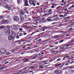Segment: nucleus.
Returning <instances> with one entry per match:
<instances>
[{
  "label": "nucleus",
  "instance_id": "obj_1",
  "mask_svg": "<svg viewBox=\"0 0 74 74\" xmlns=\"http://www.w3.org/2000/svg\"><path fill=\"white\" fill-rule=\"evenodd\" d=\"M5 33L6 34L7 36H11L12 38H13L14 39L15 38V34L12 33V31L8 29L5 31Z\"/></svg>",
  "mask_w": 74,
  "mask_h": 74
},
{
  "label": "nucleus",
  "instance_id": "obj_2",
  "mask_svg": "<svg viewBox=\"0 0 74 74\" xmlns=\"http://www.w3.org/2000/svg\"><path fill=\"white\" fill-rule=\"evenodd\" d=\"M5 8L8 9L9 11L10 10H12L14 9V7L12 5H10V6L9 5H7L5 7Z\"/></svg>",
  "mask_w": 74,
  "mask_h": 74
},
{
  "label": "nucleus",
  "instance_id": "obj_3",
  "mask_svg": "<svg viewBox=\"0 0 74 74\" xmlns=\"http://www.w3.org/2000/svg\"><path fill=\"white\" fill-rule=\"evenodd\" d=\"M29 3L31 5H33V6H35L36 5V3H37V1L36 0H31L29 1Z\"/></svg>",
  "mask_w": 74,
  "mask_h": 74
},
{
  "label": "nucleus",
  "instance_id": "obj_4",
  "mask_svg": "<svg viewBox=\"0 0 74 74\" xmlns=\"http://www.w3.org/2000/svg\"><path fill=\"white\" fill-rule=\"evenodd\" d=\"M13 19L15 21H16L18 22L20 21V19L18 17V16H14L13 18Z\"/></svg>",
  "mask_w": 74,
  "mask_h": 74
},
{
  "label": "nucleus",
  "instance_id": "obj_5",
  "mask_svg": "<svg viewBox=\"0 0 74 74\" xmlns=\"http://www.w3.org/2000/svg\"><path fill=\"white\" fill-rule=\"evenodd\" d=\"M6 51L7 50L4 49H2L0 50V53H2L3 54H5V53L6 52Z\"/></svg>",
  "mask_w": 74,
  "mask_h": 74
},
{
  "label": "nucleus",
  "instance_id": "obj_6",
  "mask_svg": "<svg viewBox=\"0 0 74 74\" xmlns=\"http://www.w3.org/2000/svg\"><path fill=\"white\" fill-rule=\"evenodd\" d=\"M62 74V71H57L55 72H54L52 74Z\"/></svg>",
  "mask_w": 74,
  "mask_h": 74
},
{
  "label": "nucleus",
  "instance_id": "obj_7",
  "mask_svg": "<svg viewBox=\"0 0 74 74\" xmlns=\"http://www.w3.org/2000/svg\"><path fill=\"white\" fill-rule=\"evenodd\" d=\"M73 42V41H71L70 42H69L68 43V45H66V46L67 47H69V46H71V45H73V43H71Z\"/></svg>",
  "mask_w": 74,
  "mask_h": 74
},
{
  "label": "nucleus",
  "instance_id": "obj_8",
  "mask_svg": "<svg viewBox=\"0 0 74 74\" xmlns=\"http://www.w3.org/2000/svg\"><path fill=\"white\" fill-rule=\"evenodd\" d=\"M8 39L9 41H14V38H12L10 36H9L8 37Z\"/></svg>",
  "mask_w": 74,
  "mask_h": 74
},
{
  "label": "nucleus",
  "instance_id": "obj_9",
  "mask_svg": "<svg viewBox=\"0 0 74 74\" xmlns=\"http://www.w3.org/2000/svg\"><path fill=\"white\" fill-rule=\"evenodd\" d=\"M65 47V46H64L61 47L60 48V49H62V50H66L67 49H68V48H68V47Z\"/></svg>",
  "mask_w": 74,
  "mask_h": 74
},
{
  "label": "nucleus",
  "instance_id": "obj_10",
  "mask_svg": "<svg viewBox=\"0 0 74 74\" xmlns=\"http://www.w3.org/2000/svg\"><path fill=\"white\" fill-rule=\"evenodd\" d=\"M19 12L20 16H23V15H24V13H23V11L21 10Z\"/></svg>",
  "mask_w": 74,
  "mask_h": 74
},
{
  "label": "nucleus",
  "instance_id": "obj_11",
  "mask_svg": "<svg viewBox=\"0 0 74 74\" xmlns=\"http://www.w3.org/2000/svg\"><path fill=\"white\" fill-rule=\"evenodd\" d=\"M20 28V25H16V30H18Z\"/></svg>",
  "mask_w": 74,
  "mask_h": 74
},
{
  "label": "nucleus",
  "instance_id": "obj_12",
  "mask_svg": "<svg viewBox=\"0 0 74 74\" xmlns=\"http://www.w3.org/2000/svg\"><path fill=\"white\" fill-rule=\"evenodd\" d=\"M24 2H25V5H24V6H30V5H28V3H27L28 1H27L25 0L24 1Z\"/></svg>",
  "mask_w": 74,
  "mask_h": 74
},
{
  "label": "nucleus",
  "instance_id": "obj_13",
  "mask_svg": "<svg viewBox=\"0 0 74 74\" xmlns=\"http://www.w3.org/2000/svg\"><path fill=\"white\" fill-rule=\"evenodd\" d=\"M36 56L37 58H41L42 56H43V55L40 54V53L36 55Z\"/></svg>",
  "mask_w": 74,
  "mask_h": 74
},
{
  "label": "nucleus",
  "instance_id": "obj_14",
  "mask_svg": "<svg viewBox=\"0 0 74 74\" xmlns=\"http://www.w3.org/2000/svg\"><path fill=\"white\" fill-rule=\"evenodd\" d=\"M16 25H13L11 26V28L13 30H16Z\"/></svg>",
  "mask_w": 74,
  "mask_h": 74
},
{
  "label": "nucleus",
  "instance_id": "obj_15",
  "mask_svg": "<svg viewBox=\"0 0 74 74\" xmlns=\"http://www.w3.org/2000/svg\"><path fill=\"white\" fill-rule=\"evenodd\" d=\"M66 69H74V67H73V66H71L66 67L65 68Z\"/></svg>",
  "mask_w": 74,
  "mask_h": 74
},
{
  "label": "nucleus",
  "instance_id": "obj_16",
  "mask_svg": "<svg viewBox=\"0 0 74 74\" xmlns=\"http://www.w3.org/2000/svg\"><path fill=\"white\" fill-rule=\"evenodd\" d=\"M17 35L18 36H22L23 35V34L22 33H19V32H18L17 34Z\"/></svg>",
  "mask_w": 74,
  "mask_h": 74
},
{
  "label": "nucleus",
  "instance_id": "obj_17",
  "mask_svg": "<svg viewBox=\"0 0 74 74\" xmlns=\"http://www.w3.org/2000/svg\"><path fill=\"white\" fill-rule=\"evenodd\" d=\"M21 21H23L24 19V17L20 16Z\"/></svg>",
  "mask_w": 74,
  "mask_h": 74
},
{
  "label": "nucleus",
  "instance_id": "obj_18",
  "mask_svg": "<svg viewBox=\"0 0 74 74\" xmlns=\"http://www.w3.org/2000/svg\"><path fill=\"white\" fill-rule=\"evenodd\" d=\"M47 21L48 22H52V21H53V20H51V19L50 18H47Z\"/></svg>",
  "mask_w": 74,
  "mask_h": 74
},
{
  "label": "nucleus",
  "instance_id": "obj_19",
  "mask_svg": "<svg viewBox=\"0 0 74 74\" xmlns=\"http://www.w3.org/2000/svg\"><path fill=\"white\" fill-rule=\"evenodd\" d=\"M4 28H5V26H0V29H4Z\"/></svg>",
  "mask_w": 74,
  "mask_h": 74
},
{
  "label": "nucleus",
  "instance_id": "obj_20",
  "mask_svg": "<svg viewBox=\"0 0 74 74\" xmlns=\"http://www.w3.org/2000/svg\"><path fill=\"white\" fill-rule=\"evenodd\" d=\"M22 32L23 33V35L25 36V35H26V34H27V33H26V32H24V31H23Z\"/></svg>",
  "mask_w": 74,
  "mask_h": 74
},
{
  "label": "nucleus",
  "instance_id": "obj_21",
  "mask_svg": "<svg viewBox=\"0 0 74 74\" xmlns=\"http://www.w3.org/2000/svg\"><path fill=\"white\" fill-rule=\"evenodd\" d=\"M4 18V16H0V19H3Z\"/></svg>",
  "mask_w": 74,
  "mask_h": 74
},
{
  "label": "nucleus",
  "instance_id": "obj_22",
  "mask_svg": "<svg viewBox=\"0 0 74 74\" xmlns=\"http://www.w3.org/2000/svg\"><path fill=\"white\" fill-rule=\"evenodd\" d=\"M17 2L18 4H20V3H21V2L20 0H17Z\"/></svg>",
  "mask_w": 74,
  "mask_h": 74
},
{
  "label": "nucleus",
  "instance_id": "obj_23",
  "mask_svg": "<svg viewBox=\"0 0 74 74\" xmlns=\"http://www.w3.org/2000/svg\"><path fill=\"white\" fill-rule=\"evenodd\" d=\"M24 11H25V12H27V14H28V12L26 10V9H24Z\"/></svg>",
  "mask_w": 74,
  "mask_h": 74
},
{
  "label": "nucleus",
  "instance_id": "obj_24",
  "mask_svg": "<svg viewBox=\"0 0 74 74\" xmlns=\"http://www.w3.org/2000/svg\"><path fill=\"white\" fill-rule=\"evenodd\" d=\"M69 31H70V30L71 31H72L73 30H74V29H73V28H69Z\"/></svg>",
  "mask_w": 74,
  "mask_h": 74
},
{
  "label": "nucleus",
  "instance_id": "obj_25",
  "mask_svg": "<svg viewBox=\"0 0 74 74\" xmlns=\"http://www.w3.org/2000/svg\"><path fill=\"white\" fill-rule=\"evenodd\" d=\"M5 27H7V28H8V29H10V26L9 25H7L6 26H5Z\"/></svg>",
  "mask_w": 74,
  "mask_h": 74
},
{
  "label": "nucleus",
  "instance_id": "obj_26",
  "mask_svg": "<svg viewBox=\"0 0 74 74\" xmlns=\"http://www.w3.org/2000/svg\"><path fill=\"white\" fill-rule=\"evenodd\" d=\"M19 30V31H21V32H23L22 30H23V29H22V28H20Z\"/></svg>",
  "mask_w": 74,
  "mask_h": 74
},
{
  "label": "nucleus",
  "instance_id": "obj_27",
  "mask_svg": "<svg viewBox=\"0 0 74 74\" xmlns=\"http://www.w3.org/2000/svg\"><path fill=\"white\" fill-rule=\"evenodd\" d=\"M64 57L65 58H69V57H70V56L67 55V56H65Z\"/></svg>",
  "mask_w": 74,
  "mask_h": 74
},
{
  "label": "nucleus",
  "instance_id": "obj_28",
  "mask_svg": "<svg viewBox=\"0 0 74 74\" xmlns=\"http://www.w3.org/2000/svg\"><path fill=\"white\" fill-rule=\"evenodd\" d=\"M52 11V9H50L48 11L49 12H51Z\"/></svg>",
  "mask_w": 74,
  "mask_h": 74
},
{
  "label": "nucleus",
  "instance_id": "obj_29",
  "mask_svg": "<svg viewBox=\"0 0 74 74\" xmlns=\"http://www.w3.org/2000/svg\"><path fill=\"white\" fill-rule=\"evenodd\" d=\"M36 42L37 44H39V43H40V42H39V41L38 40L36 41Z\"/></svg>",
  "mask_w": 74,
  "mask_h": 74
},
{
  "label": "nucleus",
  "instance_id": "obj_30",
  "mask_svg": "<svg viewBox=\"0 0 74 74\" xmlns=\"http://www.w3.org/2000/svg\"><path fill=\"white\" fill-rule=\"evenodd\" d=\"M60 17H61V18H62V17H63V18H64V16H63V15L60 14Z\"/></svg>",
  "mask_w": 74,
  "mask_h": 74
},
{
  "label": "nucleus",
  "instance_id": "obj_31",
  "mask_svg": "<svg viewBox=\"0 0 74 74\" xmlns=\"http://www.w3.org/2000/svg\"><path fill=\"white\" fill-rule=\"evenodd\" d=\"M37 57V56H36V55L35 56H34L33 58H32V59H36V58Z\"/></svg>",
  "mask_w": 74,
  "mask_h": 74
},
{
  "label": "nucleus",
  "instance_id": "obj_32",
  "mask_svg": "<svg viewBox=\"0 0 74 74\" xmlns=\"http://www.w3.org/2000/svg\"><path fill=\"white\" fill-rule=\"evenodd\" d=\"M60 7H61V6H59L58 7L56 8L57 10H58V9H59Z\"/></svg>",
  "mask_w": 74,
  "mask_h": 74
},
{
  "label": "nucleus",
  "instance_id": "obj_33",
  "mask_svg": "<svg viewBox=\"0 0 74 74\" xmlns=\"http://www.w3.org/2000/svg\"><path fill=\"white\" fill-rule=\"evenodd\" d=\"M6 55H10V53L8 52H7L6 53Z\"/></svg>",
  "mask_w": 74,
  "mask_h": 74
},
{
  "label": "nucleus",
  "instance_id": "obj_34",
  "mask_svg": "<svg viewBox=\"0 0 74 74\" xmlns=\"http://www.w3.org/2000/svg\"><path fill=\"white\" fill-rule=\"evenodd\" d=\"M4 69V67H2L1 68H0V70H3Z\"/></svg>",
  "mask_w": 74,
  "mask_h": 74
},
{
  "label": "nucleus",
  "instance_id": "obj_35",
  "mask_svg": "<svg viewBox=\"0 0 74 74\" xmlns=\"http://www.w3.org/2000/svg\"><path fill=\"white\" fill-rule=\"evenodd\" d=\"M70 16H69L66 18V19H70Z\"/></svg>",
  "mask_w": 74,
  "mask_h": 74
},
{
  "label": "nucleus",
  "instance_id": "obj_36",
  "mask_svg": "<svg viewBox=\"0 0 74 74\" xmlns=\"http://www.w3.org/2000/svg\"><path fill=\"white\" fill-rule=\"evenodd\" d=\"M53 21H57L56 18H53Z\"/></svg>",
  "mask_w": 74,
  "mask_h": 74
},
{
  "label": "nucleus",
  "instance_id": "obj_37",
  "mask_svg": "<svg viewBox=\"0 0 74 74\" xmlns=\"http://www.w3.org/2000/svg\"><path fill=\"white\" fill-rule=\"evenodd\" d=\"M56 16H57V15H54L53 16V18H55V17H56Z\"/></svg>",
  "mask_w": 74,
  "mask_h": 74
},
{
  "label": "nucleus",
  "instance_id": "obj_38",
  "mask_svg": "<svg viewBox=\"0 0 74 74\" xmlns=\"http://www.w3.org/2000/svg\"><path fill=\"white\" fill-rule=\"evenodd\" d=\"M40 69H42L43 68V66H41L39 67Z\"/></svg>",
  "mask_w": 74,
  "mask_h": 74
},
{
  "label": "nucleus",
  "instance_id": "obj_39",
  "mask_svg": "<svg viewBox=\"0 0 74 74\" xmlns=\"http://www.w3.org/2000/svg\"><path fill=\"white\" fill-rule=\"evenodd\" d=\"M15 52V50L14 49H13L12 50V53H13V52Z\"/></svg>",
  "mask_w": 74,
  "mask_h": 74
},
{
  "label": "nucleus",
  "instance_id": "obj_40",
  "mask_svg": "<svg viewBox=\"0 0 74 74\" xmlns=\"http://www.w3.org/2000/svg\"><path fill=\"white\" fill-rule=\"evenodd\" d=\"M27 67H25V68H24L23 69V70H26V69H27Z\"/></svg>",
  "mask_w": 74,
  "mask_h": 74
},
{
  "label": "nucleus",
  "instance_id": "obj_41",
  "mask_svg": "<svg viewBox=\"0 0 74 74\" xmlns=\"http://www.w3.org/2000/svg\"><path fill=\"white\" fill-rule=\"evenodd\" d=\"M56 23H55V22H54V23H52V25H55V24H56Z\"/></svg>",
  "mask_w": 74,
  "mask_h": 74
},
{
  "label": "nucleus",
  "instance_id": "obj_42",
  "mask_svg": "<svg viewBox=\"0 0 74 74\" xmlns=\"http://www.w3.org/2000/svg\"><path fill=\"white\" fill-rule=\"evenodd\" d=\"M21 27L23 28H26V27H25L23 26H21Z\"/></svg>",
  "mask_w": 74,
  "mask_h": 74
},
{
  "label": "nucleus",
  "instance_id": "obj_43",
  "mask_svg": "<svg viewBox=\"0 0 74 74\" xmlns=\"http://www.w3.org/2000/svg\"><path fill=\"white\" fill-rule=\"evenodd\" d=\"M71 72H72V73H74V71L72 70H71Z\"/></svg>",
  "mask_w": 74,
  "mask_h": 74
},
{
  "label": "nucleus",
  "instance_id": "obj_44",
  "mask_svg": "<svg viewBox=\"0 0 74 74\" xmlns=\"http://www.w3.org/2000/svg\"><path fill=\"white\" fill-rule=\"evenodd\" d=\"M63 41H64L63 40L60 41V43H61V42H63Z\"/></svg>",
  "mask_w": 74,
  "mask_h": 74
},
{
  "label": "nucleus",
  "instance_id": "obj_45",
  "mask_svg": "<svg viewBox=\"0 0 74 74\" xmlns=\"http://www.w3.org/2000/svg\"><path fill=\"white\" fill-rule=\"evenodd\" d=\"M60 58H59V59H58L57 60V61H60Z\"/></svg>",
  "mask_w": 74,
  "mask_h": 74
},
{
  "label": "nucleus",
  "instance_id": "obj_46",
  "mask_svg": "<svg viewBox=\"0 0 74 74\" xmlns=\"http://www.w3.org/2000/svg\"><path fill=\"white\" fill-rule=\"evenodd\" d=\"M23 60H25V62H27V60H29V59H27V60H26L25 59H23Z\"/></svg>",
  "mask_w": 74,
  "mask_h": 74
},
{
  "label": "nucleus",
  "instance_id": "obj_47",
  "mask_svg": "<svg viewBox=\"0 0 74 74\" xmlns=\"http://www.w3.org/2000/svg\"><path fill=\"white\" fill-rule=\"evenodd\" d=\"M38 41H39V42H40V41H41V39H39Z\"/></svg>",
  "mask_w": 74,
  "mask_h": 74
},
{
  "label": "nucleus",
  "instance_id": "obj_48",
  "mask_svg": "<svg viewBox=\"0 0 74 74\" xmlns=\"http://www.w3.org/2000/svg\"><path fill=\"white\" fill-rule=\"evenodd\" d=\"M51 8H55V6H53V5L51 6Z\"/></svg>",
  "mask_w": 74,
  "mask_h": 74
},
{
  "label": "nucleus",
  "instance_id": "obj_49",
  "mask_svg": "<svg viewBox=\"0 0 74 74\" xmlns=\"http://www.w3.org/2000/svg\"><path fill=\"white\" fill-rule=\"evenodd\" d=\"M25 24L26 25H27V24H29V23L28 22H27V23H25Z\"/></svg>",
  "mask_w": 74,
  "mask_h": 74
},
{
  "label": "nucleus",
  "instance_id": "obj_50",
  "mask_svg": "<svg viewBox=\"0 0 74 74\" xmlns=\"http://www.w3.org/2000/svg\"><path fill=\"white\" fill-rule=\"evenodd\" d=\"M18 36H16V38L17 39L19 38V37Z\"/></svg>",
  "mask_w": 74,
  "mask_h": 74
},
{
  "label": "nucleus",
  "instance_id": "obj_51",
  "mask_svg": "<svg viewBox=\"0 0 74 74\" xmlns=\"http://www.w3.org/2000/svg\"><path fill=\"white\" fill-rule=\"evenodd\" d=\"M68 6H69V5H68V4H67L66 5L65 7H68Z\"/></svg>",
  "mask_w": 74,
  "mask_h": 74
},
{
  "label": "nucleus",
  "instance_id": "obj_52",
  "mask_svg": "<svg viewBox=\"0 0 74 74\" xmlns=\"http://www.w3.org/2000/svg\"><path fill=\"white\" fill-rule=\"evenodd\" d=\"M18 45H21V43L20 42H19L18 43Z\"/></svg>",
  "mask_w": 74,
  "mask_h": 74
},
{
  "label": "nucleus",
  "instance_id": "obj_53",
  "mask_svg": "<svg viewBox=\"0 0 74 74\" xmlns=\"http://www.w3.org/2000/svg\"><path fill=\"white\" fill-rule=\"evenodd\" d=\"M21 40H18V41H16V42H21Z\"/></svg>",
  "mask_w": 74,
  "mask_h": 74
},
{
  "label": "nucleus",
  "instance_id": "obj_54",
  "mask_svg": "<svg viewBox=\"0 0 74 74\" xmlns=\"http://www.w3.org/2000/svg\"><path fill=\"white\" fill-rule=\"evenodd\" d=\"M37 5H40V3H37V4H36Z\"/></svg>",
  "mask_w": 74,
  "mask_h": 74
},
{
  "label": "nucleus",
  "instance_id": "obj_55",
  "mask_svg": "<svg viewBox=\"0 0 74 74\" xmlns=\"http://www.w3.org/2000/svg\"><path fill=\"white\" fill-rule=\"evenodd\" d=\"M71 8H72V7H71V6L70 7L68 8V10H70V9H71Z\"/></svg>",
  "mask_w": 74,
  "mask_h": 74
},
{
  "label": "nucleus",
  "instance_id": "obj_56",
  "mask_svg": "<svg viewBox=\"0 0 74 74\" xmlns=\"http://www.w3.org/2000/svg\"><path fill=\"white\" fill-rule=\"evenodd\" d=\"M28 21H30V20H31L30 18H28Z\"/></svg>",
  "mask_w": 74,
  "mask_h": 74
},
{
  "label": "nucleus",
  "instance_id": "obj_57",
  "mask_svg": "<svg viewBox=\"0 0 74 74\" xmlns=\"http://www.w3.org/2000/svg\"><path fill=\"white\" fill-rule=\"evenodd\" d=\"M65 65V66H67V65H69V64L66 63Z\"/></svg>",
  "mask_w": 74,
  "mask_h": 74
},
{
  "label": "nucleus",
  "instance_id": "obj_58",
  "mask_svg": "<svg viewBox=\"0 0 74 74\" xmlns=\"http://www.w3.org/2000/svg\"><path fill=\"white\" fill-rule=\"evenodd\" d=\"M45 22H46V21H48V20L47 18L46 19V20H44Z\"/></svg>",
  "mask_w": 74,
  "mask_h": 74
},
{
  "label": "nucleus",
  "instance_id": "obj_59",
  "mask_svg": "<svg viewBox=\"0 0 74 74\" xmlns=\"http://www.w3.org/2000/svg\"><path fill=\"white\" fill-rule=\"evenodd\" d=\"M33 66H31L30 67V69H32L33 68Z\"/></svg>",
  "mask_w": 74,
  "mask_h": 74
},
{
  "label": "nucleus",
  "instance_id": "obj_60",
  "mask_svg": "<svg viewBox=\"0 0 74 74\" xmlns=\"http://www.w3.org/2000/svg\"><path fill=\"white\" fill-rule=\"evenodd\" d=\"M58 35L55 36H54V37H58Z\"/></svg>",
  "mask_w": 74,
  "mask_h": 74
},
{
  "label": "nucleus",
  "instance_id": "obj_61",
  "mask_svg": "<svg viewBox=\"0 0 74 74\" xmlns=\"http://www.w3.org/2000/svg\"><path fill=\"white\" fill-rule=\"evenodd\" d=\"M8 63V62H7L5 63V64H7Z\"/></svg>",
  "mask_w": 74,
  "mask_h": 74
},
{
  "label": "nucleus",
  "instance_id": "obj_62",
  "mask_svg": "<svg viewBox=\"0 0 74 74\" xmlns=\"http://www.w3.org/2000/svg\"><path fill=\"white\" fill-rule=\"evenodd\" d=\"M51 27L49 26V27H47V28H48V29H49V28H51Z\"/></svg>",
  "mask_w": 74,
  "mask_h": 74
},
{
  "label": "nucleus",
  "instance_id": "obj_63",
  "mask_svg": "<svg viewBox=\"0 0 74 74\" xmlns=\"http://www.w3.org/2000/svg\"><path fill=\"white\" fill-rule=\"evenodd\" d=\"M30 27H33V25H30Z\"/></svg>",
  "mask_w": 74,
  "mask_h": 74
},
{
  "label": "nucleus",
  "instance_id": "obj_64",
  "mask_svg": "<svg viewBox=\"0 0 74 74\" xmlns=\"http://www.w3.org/2000/svg\"><path fill=\"white\" fill-rule=\"evenodd\" d=\"M71 7H72V8H74V5H72V6H71Z\"/></svg>",
  "mask_w": 74,
  "mask_h": 74
}]
</instances>
